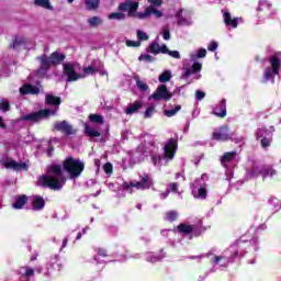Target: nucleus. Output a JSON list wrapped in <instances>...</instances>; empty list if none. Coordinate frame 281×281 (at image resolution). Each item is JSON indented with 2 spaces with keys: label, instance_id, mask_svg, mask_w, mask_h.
I'll list each match as a JSON object with an SVG mask.
<instances>
[{
  "label": "nucleus",
  "instance_id": "obj_9",
  "mask_svg": "<svg viewBox=\"0 0 281 281\" xmlns=\"http://www.w3.org/2000/svg\"><path fill=\"white\" fill-rule=\"evenodd\" d=\"M63 67L64 76L67 77V82H76V80H81V78H85V75L78 72V69H80V64L65 63L63 64Z\"/></svg>",
  "mask_w": 281,
  "mask_h": 281
},
{
  "label": "nucleus",
  "instance_id": "obj_41",
  "mask_svg": "<svg viewBox=\"0 0 281 281\" xmlns=\"http://www.w3.org/2000/svg\"><path fill=\"white\" fill-rule=\"evenodd\" d=\"M102 23L103 21L100 16H92L88 19V24L90 25V27H98L99 25H102Z\"/></svg>",
  "mask_w": 281,
  "mask_h": 281
},
{
  "label": "nucleus",
  "instance_id": "obj_10",
  "mask_svg": "<svg viewBox=\"0 0 281 281\" xmlns=\"http://www.w3.org/2000/svg\"><path fill=\"white\" fill-rule=\"evenodd\" d=\"M249 175L250 177H262L263 179H267V177H276L278 171H276L271 165L256 164Z\"/></svg>",
  "mask_w": 281,
  "mask_h": 281
},
{
  "label": "nucleus",
  "instance_id": "obj_63",
  "mask_svg": "<svg viewBox=\"0 0 281 281\" xmlns=\"http://www.w3.org/2000/svg\"><path fill=\"white\" fill-rule=\"evenodd\" d=\"M268 202L270 203V205H277L278 204V200L273 196H271Z\"/></svg>",
  "mask_w": 281,
  "mask_h": 281
},
{
  "label": "nucleus",
  "instance_id": "obj_54",
  "mask_svg": "<svg viewBox=\"0 0 281 281\" xmlns=\"http://www.w3.org/2000/svg\"><path fill=\"white\" fill-rule=\"evenodd\" d=\"M165 54H168V56H171V58H176L177 60L181 59V54L178 50L168 49V52Z\"/></svg>",
  "mask_w": 281,
  "mask_h": 281
},
{
  "label": "nucleus",
  "instance_id": "obj_35",
  "mask_svg": "<svg viewBox=\"0 0 281 281\" xmlns=\"http://www.w3.org/2000/svg\"><path fill=\"white\" fill-rule=\"evenodd\" d=\"M27 203V196L22 195L15 200V203H13L14 210H22L23 205Z\"/></svg>",
  "mask_w": 281,
  "mask_h": 281
},
{
  "label": "nucleus",
  "instance_id": "obj_8",
  "mask_svg": "<svg viewBox=\"0 0 281 281\" xmlns=\"http://www.w3.org/2000/svg\"><path fill=\"white\" fill-rule=\"evenodd\" d=\"M207 175L203 173L201 178L191 183V192L194 199H205L207 196V184L205 183Z\"/></svg>",
  "mask_w": 281,
  "mask_h": 281
},
{
  "label": "nucleus",
  "instance_id": "obj_38",
  "mask_svg": "<svg viewBox=\"0 0 281 281\" xmlns=\"http://www.w3.org/2000/svg\"><path fill=\"white\" fill-rule=\"evenodd\" d=\"M178 232L180 234H192V232H194V226L187 225V224H180L178 226Z\"/></svg>",
  "mask_w": 281,
  "mask_h": 281
},
{
  "label": "nucleus",
  "instance_id": "obj_46",
  "mask_svg": "<svg viewBox=\"0 0 281 281\" xmlns=\"http://www.w3.org/2000/svg\"><path fill=\"white\" fill-rule=\"evenodd\" d=\"M178 216L179 213H177V211H169L165 215V221H169L170 223H172L173 221H177Z\"/></svg>",
  "mask_w": 281,
  "mask_h": 281
},
{
  "label": "nucleus",
  "instance_id": "obj_43",
  "mask_svg": "<svg viewBox=\"0 0 281 281\" xmlns=\"http://www.w3.org/2000/svg\"><path fill=\"white\" fill-rule=\"evenodd\" d=\"M89 120L93 124H104V116L100 114H90Z\"/></svg>",
  "mask_w": 281,
  "mask_h": 281
},
{
  "label": "nucleus",
  "instance_id": "obj_22",
  "mask_svg": "<svg viewBox=\"0 0 281 281\" xmlns=\"http://www.w3.org/2000/svg\"><path fill=\"white\" fill-rule=\"evenodd\" d=\"M27 43V40L25 38V35H14L13 36V41L11 44V47L15 50V52H21V49H25L27 48L25 45Z\"/></svg>",
  "mask_w": 281,
  "mask_h": 281
},
{
  "label": "nucleus",
  "instance_id": "obj_5",
  "mask_svg": "<svg viewBox=\"0 0 281 281\" xmlns=\"http://www.w3.org/2000/svg\"><path fill=\"white\" fill-rule=\"evenodd\" d=\"M63 168L67 171L70 179H78L82 175V170H85V162L80 159L68 157L64 160Z\"/></svg>",
  "mask_w": 281,
  "mask_h": 281
},
{
  "label": "nucleus",
  "instance_id": "obj_19",
  "mask_svg": "<svg viewBox=\"0 0 281 281\" xmlns=\"http://www.w3.org/2000/svg\"><path fill=\"white\" fill-rule=\"evenodd\" d=\"M54 131H59V133H64V135H76V130L69 124L67 121L56 122L54 124Z\"/></svg>",
  "mask_w": 281,
  "mask_h": 281
},
{
  "label": "nucleus",
  "instance_id": "obj_62",
  "mask_svg": "<svg viewBox=\"0 0 281 281\" xmlns=\"http://www.w3.org/2000/svg\"><path fill=\"white\" fill-rule=\"evenodd\" d=\"M170 195V189H166L165 192L160 193V199H168V196Z\"/></svg>",
  "mask_w": 281,
  "mask_h": 281
},
{
  "label": "nucleus",
  "instance_id": "obj_51",
  "mask_svg": "<svg viewBox=\"0 0 281 281\" xmlns=\"http://www.w3.org/2000/svg\"><path fill=\"white\" fill-rule=\"evenodd\" d=\"M136 87L139 89V91H148V86L146 82L139 80V78L136 79Z\"/></svg>",
  "mask_w": 281,
  "mask_h": 281
},
{
  "label": "nucleus",
  "instance_id": "obj_42",
  "mask_svg": "<svg viewBox=\"0 0 281 281\" xmlns=\"http://www.w3.org/2000/svg\"><path fill=\"white\" fill-rule=\"evenodd\" d=\"M180 111L181 105H176L175 109L165 110L164 115H166V117H175V115H177V113H179Z\"/></svg>",
  "mask_w": 281,
  "mask_h": 281
},
{
  "label": "nucleus",
  "instance_id": "obj_53",
  "mask_svg": "<svg viewBox=\"0 0 281 281\" xmlns=\"http://www.w3.org/2000/svg\"><path fill=\"white\" fill-rule=\"evenodd\" d=\"M136 36L138 41H148V34L142 30L136 31Z\"/></svg>",
  "mask_w": 281,
  "mask_h": 281
},
{
  "label": "nucleus",
  "instance_id": "obj_44",
  "mask_svg": "<svg viewBox=\"0 0 281 281\" xmlns=\"http://www.w3.org/2000/svg\"><path fill=\"white\" fill-rule=\"evenodd\" d=\"M172 78V72L170 70H165L158 78L159 82H169Z\"/></svg>",
  "mask_w": 281,
  "mask_h": 281
},
{
  "label": "nucleus",
  "instance_id": "obj_24",
  "mask_svg": "<svg viewBox=\"0 0 281 281\" xmlns=\"http://www.w3.org/2000/svg\"><path fill=\"white\" fill-rule=\"evenodd\" d=\"M43 87L40 86V87H34L30 83H25L24 86H22L20 88V93L21 95H27V94H31V95H38V93H41V89Z\"/></svg>",
  "mask_w": 281,
  "mask_h": 281
},
{
  "label": "nucleus",
  "instance_id": "obj_28",
  "mask_svg": "<svg viewBox=\"0 0 281 281\" xmlns=\"http://www.w3.org/2000/svg\"><path fill=\"white\" fill-rule=\"evenodd\" d=\"M257 10L258 12H265L266 16H271V3L267 0H259Z\"/></svg>",
  "mask_w": 281,
  "mask_h": 281
},
{
  "label": "nucleus",
  "instance_id": "obj_40",
  "mask_svg": "<svg viewBox=\"0 0 281 281\" xmlns=\"http://www.w3.org/2000/svg\"><path fill=\"white\" fill-rule=\"evenodd\" d=\"M88 10H98L100 8V0H85Z\"/></svg>",
  "mask_w": 281,
  "mask_h": 281
},
{
  "label": "nucleus",
  "instance_id": "obj_60",
  "mask_svg": "<svg viewBox=\"0 0 281 281\" xmlns=\"http://www.w3.org/2000/svg\"><path fill=\"white\" fill-rule=\"evenodd\" d=\"M261 146L262 148H269L271 146V139L267 137L261 138Z\"/></svg>",
  "mask_w": 281,
  "mask_h": 281
},
{
  "label": "nucleus",
  "instance_id": "obj_57",
  "mask_svg": "<svg viewBox=\"0 0 281 281\" xmlns=\"http://www.w3.org/2000/svg\"><path fill=\"white\" fill-rule=\"evenodd\" d=\"M161 35L165 41H170V30L168 27H162Z\"/></svg>",
  "mask_w": 281,
  "mask_h": 281
},
{
  "label": "nucleus",
  "instance_id": "obj_3",
  "mask_svg": "<svg viewBox=\"0 0 281 281\" xmlns=\"http://www.w3.org/2000/svg\"><path fill=\"white\" fill-rule=\"evenodd\" d=\"M240 256H243L240 244L231 246L228 249L224 250L222 255H217L216 250L214 251V255H210L211 262L215 267H227L229 262H234V260Z\"/></svg>",
  "mask_w": 281,
  "mask_h": 281
},
{
  "label": "nucleus",
  "instance_id": "obj_55",
  "mask_svg": "<svg viewBox=\"0 0 281 281\" xmlns=\"http://www.w3.org/2000/svg\"><path fill=\"white\" fill-rule=\"evenodd\" d=\"M98 69L94 68L93 66H89L87 68H83V74H86V76H91L93 74H97Z\"/></svg>",
  "mask_w": 281,
  "mask_h": 281
},
{
  "label": "nucleus",
  "instance_id": "obj_30",
  "mask_svg": "<svg viewBox=\"0 0 281 281\" xmlns=\"http://www.w3.org/2000/svg\"><path fill=\"white\" fill-rule=\"evenodd\" d=\"M49 58H50V63L53 65H60V63H63V60H65V54L55 52V53L50 54Z\"/></svg>",
  "mask_w": 281,
  "mask_h": 281
},
{
  "label": "nucleus",
  "instance_id": "obj_12",
  "mask_svg": "<svg viewBox=\"0 0 281 281\" xmlns=\"http://www.w3.org/2000/svg\"><path fill=\"white\" fill-rule=\"evenodd\" d=\"M236 151H227L224 153L221 157L220 161L224 168H226V181H232V177H234V171L232 170V164L236 161Z\"/></svg>",
  "mask_w": 281,
  "mask_h": 281
},
{
  "label": "nucleus",
  "instance_id": "obj_45",
  "mask_svg": "<svg viewBox=\"0 0 281 281\" xmlns=\"http://www.w3.org/2000/svg\"><path fill=\"white\" fill-rule=\"evenodd\" d=\"M86 134L88 135V137H100V132H98L95 128L87 124H86Z\"/></svg>",
  "mask_w": 281,
  "mask_h": 281
},
{
  "label": "nucleus",
  "instance_id": "obj_25",
  "mask_svg": "<svg viewBox=\"0 0 281 281\" xmlns=\"http://www.w3.org/2000/svg\"><path fill=\"white\" fill-rule=\"evenodd\" d=\"M149 54H166L168 52V46L166 44L159 45L158 43H151L148 48Z\"/></svg>",
  "mask_w": 281,
  "mask_h": 281
},
{
  "label": "nucleus",
  "instance_id": "obj_39",
  "mask_svg": "<svg viewBox=\"0 0 281 281\" xmlns=\"http://www.w3.org/2000/svg\"><path fill=\"white\" fill-rule=\"evenodd\" d=\"M183 10H180L178 12V25H192V19L184 18L183 15L179 16V14H182Z\"/></svg>",
  "mask_w": 281,
  "mask_h": 281
},
{
  "label": "nucleus",
  "instance_id": "obj_13",
  "mask_svg": "<svg viewBox=\"0 0 281 281\" xmlns=\"http://www.w3.org/2000/svg\"><path fill=\"white\" fill-rule=\"evenodd\" d=\"M55 112L45 109V110H40L37 112L29 113V114H23L21 116L22 122H32L33 124H36L37 122H41L43 120H46V117H49V115H54Z\"/></svg>",
  "mask_w": 281,
  "mask_h": 281
},
{
  "label": "nucleus",
  "instance_id": "obj_4",
  "mask_svg": "<svg viewBox=\"0 0 281 281\" xmlns=\"http://www.w3.org/2000/svg\"><path fill=\"white\" fill-rule=\"evenodd\" d=\"M281 69V53H276L269 58V66L263 70V85L267 82H276V76L280 75Z\"/></svg>",
  "mask_w": 281,
  "mask_h": 281
},
{
  "label": "nucleus",
  "instance_id": "obj_32",
  "mask_svg": "<svg viewBox=\"0 0 281 281\" xmlns=\"http://www.w3.org/2000/svg\"><path fill=\"white\" fill-rule=\"evenodd\" d=\"M161 236L169 238L170 243H175V237L177 236V229H162L160 232Z\"/></svg>",
  "mask_w": 281,
  "mask_h": 281
},
{
  "label": "nucleus",
  "instance_id": "obj_58",
  "mask_svg": "<svg viewBox=\"0 0 281 281\" xmlns=\"http://www.w3.org/2000/svg\"><path fill=\"white\" fill-rule=\"evenodd\" d=\"M207 49L209 52H216L218 49V42H211L209 45H207Z\"/></svg>",
  "mask_w": 281,
  "mask_h": 281
},
{
  "label": "nucleus",
  "instance_id": "obj_20",
  "mask_svg": "<svg viewBox=\"0 0 281 281\" xmlns=\"http://www.w3.org/2000/svg\"><path fill=\"white\" fill-rule=\"evenodd\" d=\"M139 8V3L127 0L119 5L120 12H128V16H133L137 9Z\"/></svg>",
  "mask_w": 281,
  "mask_h": 281
},
{
  "label": "nucleus",
  "instance_id": "obj_34",
  "mask_svg": "<svg viewBox=\"0 0 281 281\" xmlns=\"http://www.w3.org/2000/svg\"><path fill=\"white\" fill-rule=\"evenodd\" d=\"M215 251H216V248H212L211 250H209V252H205L199 256H191L189 258L190 260H196L198 262H201L203 258H210V256H214Z\"/></svg>",
  "mask_w": 281,
  "mask_h": 281
},
{
  "label": "nucleus",
  "instance_id": "obj_21",
  "mask_svg": "<svg viewBox=\"0 0 281 281\" xmlns=\"http://www.w3.org/2000/svg\"><path fill=\"white\" fill-rule=\"evenodd\" d=\"M60 102H61L60 97H56L52 93H46L45 103L48 104L49 106H54V109H48V111L55 112L54 115H56V113H58Z\"/></svg>",
  "mask_w": 281,
  "mask_h": 281
},
{
  "label": "nucleus",
  "instance_id": "obj_52",
  "mask_svg": "<svg viewBox=\"0 0 281 281\" xmlns=\"http://www.w3.org/2000/svg\"><path fill=\"white\" fill-rule=\"evenodd\" d=\"M154 113H155V105H151V106L147 108L145 113H144L145 120H148V119L153 117Z\"/></svg>",
  "mask_w": 281,
  "mask_h": 281
},
{
  "label": "nucleus",
  "instance_id": "obj_50",
  "mask_svg": "<svg viewBox=\"0 0 281 281\" xmlns=\"http://www.w3.org/2000/svg\"><path fill=\"white\" fill-rule=\"evenodd\" d=\"M267 127H260L256 132L257 139H263V137H267Z\"/></svg>",
  "mask_w": 281,
  "mask_h": 281
},
{
  "label": "nucleus",
  "instance_id": "obj_31",
  "mask_svg": "<svg viewBox=\"0 0 281 281\" xmlns=\"http://www.w3.org/2000/svg\"><path fill=\"white\" fill-rule=\"evenodd\" d=\"M207 56V50L205 48H200L198 49L196 53H191L190 54V59L195 63L198 58H205Z\"/></svg>",
  "mask_w": 281,
  "mask_h": 281
},
{
  "label": "nucleus",
  "instance_id": "obj_64",
  "mask_svg": "<svg viewBox=\"0 0 281 281\" xmlns=\"http://www.w3.org/2000/svg\"><path fill=\"white\" fill-rule=\"evenodd\" d=\"M68 241H69V239L67 237L63 240V245L60 247V251H63V249H65V247H67V243Z\"/></svg>",
  "mask_w": 281,
  "mask_h": 281
},
{
  "label": "nucleus",
  "instance_id": "obj_23",
  "mask_svg": "<svg viewBox=\"0 0 281 281\" xmlns=\"http://www.w3.org/2000/svg\"><path fill=\"white\" fill-rule=\"evenodd\" d=\"M213 114H215L216 117H226L227 116V100L222 99V101L213 108Z\"/></svg>",
  "mask_w": 281,
  "mask_h": 281
},
{
  "label": "nucleus",
  "instance_id": "obj_26",
  "mask_svg": "<svg viewBox=\"0 0 281 281\" xmlns=\"http://www.w3.org/2000/svg\"><path fill=\"white\" fill-rule=\"evenodd\" d=\"M32 207L34 212H41L45 207V200L41 195H33Z\"/></svg>",
  "mask_w": 281,
  "mask_h": 281
},
{
  "label": "nucleus",
  "instance_id": "obj_11",
  "mask_svg": "<svg viewBox=\"0 0 281 281\" xmlns=\"http://www.w3.org/2000/svg\"><path fill=\"white\" fill-rule=\"evenodd\" d=\"M150 3L146 8L145 12L138 13V19H146L147 16H155L156 19H161L164 12L159 11L157 8H161L164 0H147Z\"/></svg>",
  "mask_w": 281,
  "mask_h": 281
},
{
  "label": "nucleus",
  "instance_id": "obj_27",
  "mask_svg": "<svg viewBox=\"0 0 281 281\" xmlns=\"http://www.w3.org/2000/svg\"><path fill=\"white\" fill-rule=\"evenodd\" d=\"M142 106H144V103L142 101H135L133 103H130L126 106L125 113L126 115H133L135 113H139V109H142Z\"/></svg>",
  "mask_w": 281,
  "mask_h": 281
},
{
  "label": "nucleus",
  "instance_id": "obj_16",
  "mask_svg": "<svg viewBox=\"0 0 281 281\" xmlns=\"http://www.w3.org/2000/svg\"><path fill=\"white\" fill-rule=\"evenodd\" d=\"M170 98H172V93L168 91V87H166V85H160L149 97V100H156V102H159L160 100L168 101Z\"/></svg>",
  "mask_w": 281,
  "mask_h": 281
},
{
  "label": "nucleus",
  "instance_id": "obj_15",
  "mask_svg": "<svg viewBox=\"0 0 281 281\" xmlns=\"http://www.w3.org/2000/svg\"><path fill=\"white\" fill-rule=\"evenodd\" d=\"M201 69H203V64L201 63H194L191 67H183L184 74L180 77L181 80H186V78H190V76H195L193 77L194 80H199L201 79V75L199 72H201Z\"/></svg>",
  "mask_w": 281,
  "mask_h": 281
},
{
  "label": "nucleus",
  "instance_id": "obj_61",
  "mask_svg": "<svg viewBox=\"0 0 281 281\" xmlns=\"http://www.w3.org/2000/svg\"><path fill=\"white\" fill-rule=\"evenodd\" d=\"M195 98L196 100L201 101L203 100V98H205V92L201 91V90H196L195 92Z\"/></svg>",
  "mask_w": 281,
  "mask_h": 281
},
{
  "label": "nucleus",
  "instance_id": "obj_7",
  "mask_svg": "<svg viewBox=\"0 0 281 281\" xmlns=\"http://www.w3.org/2000/svg\"><path fill=\"white\" fill-rule=\"evenodd\" d=\"M212 137L216 142H228V139H231L232 142H235V144H240V142L245 139L243 136H236V133L231 132L227 126H222L218 130H215Z\"/></svg>",
  "mask_w": 281,
  "mask_h": 281
},
{
  "label": "nucleus",
  "instance_id": "obj_33",
  "mask_svg": "<svg viewBox=\"0 0 281 281\" xmlns=\"http://www.w3.org/2000/svg\"><path fill=\"white\" fill-rule=\"evenodd\" d=\"M34 5L37 8H44V10H54L49 0H34Z\"/></svg>",
  "mask_w": 281,
  "mask_h": 281
},
{
  "label": "nucleus",
  "instance_id": "obj_18",
  "mask_svg": "<svg viewBox=\"0 0 281 281\" xmlns=\"http://www.w3.org/2000/svg\"><path fill=\"white\" fill-rule=\"evenodd\" d=\"M222 14L225 25L231 26L234 30L238 27V23H243V18H233L232 13L227 9L222 10Z\"/></svg>",
  "mask_w": 281,
  "mask_h": 281
},
{
  "label": "nucleus",
  "instance_id": "obj_49",
  "mask_svg": "<svg viewBox=\"0 0 281 281\" xmlns=\"http://www.w3.org/2000/svg\"><path fill=\"white\" fill-rule=\"evenodd\" d=\"M138 60H143L145 63H155V57H153L151 55L149 54H142L139 57H138Z\"/></svg>",
  "mask_w": 281,
  "mask_h": 281
},
{
  "label": "nucleus",
  "instance_id": "obj_2",
  "mask_svg": "<svg viewBox=\"0 0 281 281\" xmlns=\"http://www.w3.org/2000/svg\"><path fill=\"white\" fill-rule=\"evenodd\" d=\"M67 183L63 167L60 165H50L47 169V175L40 176L37 184L49 190H63V186Z\"/></svg>",
  "mask_w": 281,
  "mask_h": 281
},
{
  "label": "nucleus",
  "instance_id": "obj_6",
  "mask_svg": "<svg viewBox=\"0 0 281 281\" xmlns=\"http://www.w3.org/2000/svg\"><path fill=\"white\" fill-rule=\"evenodd\" d=\"M123 188L131 193L133 192V188L136 190H150L153 188V177L148 173H143L139 176V181L124 182Z\"/></svg>",
  "mask_w": 281,
  "mask_h": 281
},
{
  "label": "nucleus",
  "instance_id": "obj_56",
  "mask_svg": "<svg viewBox=\"0 0 281 281\" xmlns=\"http://www.w3.org/2000/svg\"><path fill=\"white\" fill-rule=\"evenodd\" d=\"M103 170H104L105 175H113V165L111 162H106L103 166Z\"/></svg>",
  "mask_w": 281,
  "mask_h": 281
},
{
  "label": "nucleus",
  "instance_id": "obj_29",
  "mask_svg": "<svg viewBox=\"0 0 281 281\" xmlns=\"http://www.w3.org/2000/svg\"><path fill=\"white\" fill-rule=\"evenodd\" d=\"M164 258H166V254L157 255L155 252H147L145 255V260L147 262H151V263L161 262V260H164Z\"/></svg>",
  "mask_w": 281,
  "mask_h": 281
},
{
  "label": "nucleus",
  "instance_id": "obj_47",
  "mask_svg": "<svg viewBox=\"0 0 281 281\" xmlns=\"http://www.w3.org/2000/svg\"><path fill=\"white\" fill-rule=\"evenodd\" d=\"M167 190L170 192H175L176 194H179L181 196V192H179V183L172 182L167 186Z\"/></svg>",
  "mask_w": 281,
  "mask_h": 281
},
{
  "label": "nucleus",
  "instance_id": "obj_17",
  "mask_svg": "<svg viewBox=\"0 0 281 281\" xmlns=\"http://www.w3.org/2000/svg\"><path fill=\"white\" fill-rule=\"evenodd\" d=\"M2 166H4V168H10L11 170H15L16 172H19L21 170H27L30 168V162H16L11 158H7L4 161H2Z\"/></svg>",
  "mask_w": 281,
  "mask_h": 281
},
{
  "label": "nucleus",
  "instance_id": "obj_36",
  "mask_svg": "<svg viewBox=\"0 0 281 281\" xmlns=\"http://www.w3.org/2000/svg\"><path fill=\"white\" fill-rule=\"evenodd\" d=\"M95 251H97V255L94 256L95 262L98 263L104 262L102 258H106V256H109L106 250H104L103 248H98Z\"/></svg>",
  "mask_w": 281,
  "mask_h": 281
},
{
  "label": "nucleus",
  "instance_id": "obj_59",
  "mask_svg": "<svg viewBox=\"0 0 281 281\" xmlns=\"http://www.w3.org/2000/svg\"><path fill=\"white\" fill-rule=\"evenodd\" d=\"M140 45H142V42H139V41H137V42L131 41V40L126 41L127 47H139Z\"/></svg>",
  "mask_w": 281,
  "mask_h": 281
},
{
  "label": "nucleus",
  "instance_id": "obj_1",
  "mask_svg": "<svg viewBox=\"0 0 281 281\" xmlns=\"http://www.w3.org/2000/svg\"><path fill=\"white\" fill-rule=\"evenodd\" d=\"M145 144L138 146V153H142L147 157V155L151 156V161L154 166L157 168H161L165 164H168V161H172L175 159V155H177V148H179V145L177 143V139L175 138H169L167 142L162 144V150L164 154L161 155H155L159 150V147L155 144L153 139H150V136L146 135L145 136Z\"/></svg>",
  "mask_w": 281,
  "mask_h": 281
},
{
  "label": "nucleus",
  "instance_id": "obj_37",
  "mask_svg": "<svg viewBox=\"0 0 281 281\" xmlns=\"http://www.w3.org/2000/svg\"><path fill=\"white\" fill-rule=\"evenodd\" d=\"M110 21H124L126 19V14L123 12H112L108 15Z\"/></svg>",
  "mask_w": 281,
  "mask_h": 281
},
{
  "label": "nucleus",
  "instance_id": "obj_48",
  "mask_svg": "<svg viewBox=\"0 0 281 281\" xmlns=\"http://www.w3.org/2000/svg\"><path fill=\"white\" fill-rule=\"evenodd\" d=\"M0 111H3V113L10 111V102H8V99H1Z\"/></svg>",
  "mask_w": 281,
  "mask_h": 281
},
{
  "label": "nucleus",
  "instance_id": "obj_14",
  "mask_svg": "<svg viewBox=\"0 0 281 281\" xmlns=\"http://www.w3.org/2000/svg\"><path fill=\"white\" fill-rule=\"evenodd\" d=\"M36 59L40 63V68L35 71V76H37V78H45L47 71H49V67L54 65L52 64V58L47 55H41Z\"/></svg>",
  "mask_w": 281,
  "mask_h": 281
}]
</instances>
